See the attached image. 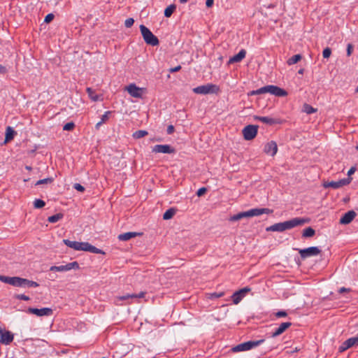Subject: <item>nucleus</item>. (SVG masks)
I'll use <instances>...</instances> for the list:
<instances>
[{
	"mask_svg": "<svg viewBox=\"0 0 358 358\" xmlns=\"http://www.w3.org/2000/svg\"><path fill=\"white\" fill-rule=\"evenodd\" d=\"M276 317H284L287 316V313L285 310H280L275 313Z\"/></svg>",
	"mask_w": 358,
	"mask_h": 358,
	"instance_id": "obj_43",
	"label": "nucleus"
},
{
	"mask_svg": "<svg viewBox=\"0 0 358 358\" xmlns=\"http://www.w3.org/2000/svg\"><path fill=\"white\" fill-rule=\"evenodd\" d=\"M141 235V233L136 232H126L124 234H121L118 236V239L122 241H127L130 240L132 238H134L137 236Z\"/></svg>",
	"mask_w": 358,
	"mask_h": 358,
	"instance_id": "obj_23",
	"label": "nucleus"
},
{
	"mask_svg": "<svg viewBox=\"0 0 358 358\" xmlns=\"http://www.w3.org/2000/svg\"><path fill=\"white\" fill-rule=\"evenodd\" d=\"M302 57L300 54L294 55L292 57H291L287 60V64L289 65H292L296 64L298 62H299L301 59Z\"/></svg>",
	"mask_w": 358,
	"mask_h": 358,
	"instance_id": "obj_29",
	"label": "nucleus"
},
{
	"mask_svg": "<svg viewBox=\"0 0 358 358\" xmlns=\"http://www.w3.org/2000/svg\"><path fill=\"white\" fill-rule=\"evenodd\" d=\"M355 92H358V86L357 87L356 90H355Z\"/></svg>",
	"mask_w": 358,
	"mask_h": 358,
	"instance_id": "obj_61",
	"label": "nucleus"
},
{
	"mask_svg": "<svg viewBox=\"0 0 358 358\" xmlns=\"http://www.w3.org/2000/svg\"><path fill=\"white\" fill-rule=\"evenodd\" d=\"M180 69H181V66L178 65L174 68L170 69L169 71L171 73H174V72H177V71H180Z\"/></svg>",
	"mask_w": 358,
	"mask_h": 358,
	"instance_id": "obj_50",
	"label": "nucleus"
},
{
	"mask_svg": "<svg viewBox=\"0 0 358 358\" xmlns=\"http://www.w3.org/2000/svg\"><path fill=\"white\" fill-rule=\"evenodd\" d=\"M15 131L10 127H8L6 130L5 143L9 142L13 139Z\"/></svg>",
	"mask_w": 358,
	"mask_h": 358,
	"instance_id": "obj_26",
	"label": "nucleus"
},
{
	"mask_svg": "<svg viewBox=\"0 0 358 358\" xmlns=\"http://www.w3.org/2000/svg\"><path fill=\"white\" fill-rule=\"evenodd\" d=\"M231 351L234 352H244L246 351V342H243L239 345L231 348Z\"/></svg>",
	"mask_w": 358,
	"mask_h": 358,
	"instance_id": "obj_32",
	"label": "nucleus"
},
{
	"mask_svg": "<svg viewBox=\"0 0 358 358\" xmlns=\"http://www.w3.org/2000/svg\"><path fill=\"white\" fill-rule=\"evenodd\" d=\"M356 149L358 150V145L356 146Z\"/></svg>",
	"mask_w": 358,
	"mask_h": 358,
	"instance_id": "obj_63",
	"label": "nucleus"
},
{
	"mask_svg": "<svg viewBox=\"0 0 358 358\" xmlns=\"http://www.w3.org/2000/svg\"><path fill=\"white\" fill-rule=\"evenodd\" d=\"M111 113L112 112L109 110L105 112V113L101 116V120L96 124V129H99L103 123L106 122L109 120V117L111 115Z\"/></svg>",
	"mask_w": 358,
	"mask_h": 358,
	"instance_id": "obj_24",
	"label": "nucleus"
},
{
	"mask_svg": "<svg viewBox=\"0 0 358 358\" xmlns=\"http://www.w3.org/2000/svg\"><path fill=\"white\" fill-rule=\"evenodd\" d=\"M14 336L9 331L0 327V343L4 345H9L13 341Z\"/></svg>",
	"mask_w": 358,
	"mask_h": 358,
	"instance_id": "obj_12",
	"label": "nucleus"
},
{
	"mask_svg": "<svg viewBox=\"0 0 358 358\" xmlns=\"http://www.w3.org/2000/svg\"><path fill=\"white\" fill-rule=\"evenodd\" d=\"M224 295V292H220V293H213L211 294V298H220L222 297Z\"/></svg>",
	"mask_w": 358,
	"mask_h": 358,
	"instance_id": "obj_49",
	"label": "nucleus"
},
{
	"mask_svg": "<svg viewBox=\"0 0 358 358\" xmlns=\"http://www.w3.org/2000/svg\"><path fill=\"white\" fill-rule=\"evenodd\" d=\"M102 358H106V357H102Z\"/></svg>",
	"mask_w": 358,
	"mask_h": 358,
	"instance_id": "obj_64",
	"label": "nucleus"
},
{
	"mask_svg": "<svg viewBox=\"0 0 358 358\" xmlns=\"http://www.w3.org/2000/svg\"><path fill=\"white\" fill-rule=\"evenodd\" d=\"M73 188L81 192L85 191V187L79 183H75L73 185Z\"/></svg>",
	"mask_w": 358,
	"mask_h": 358,
	"instance_id": "obj_45",
	"label": "nucleus"
},
{
	"mask_svg": "<svg viewBox=\"0 0 358 358\" xmlns=\"http://www.w3.org/2000/svg\"><path fill=\"white\" fill-rule=\"evenodd\" d=\"M350 291V289L349 288H345V287H341L340 288V289L338 290V292L340 294H342V293H344V292H348Z\"/></svg>",
	"mask_w": 358,
	"mask_h": 358,
	"instance_id": "obj_52",
	"label": "nucleus"
},
{
	"mask_svg": "<svg viewBox=\"0 0 358 358\" xmlns=\"http://www.w3.org/2000/svg\"><path fill=\"white\" fill-rule=\"evenodd\" d=\"M255 120H259L262 121V122L269 124V125H273L277 124H281L282 120L278 118H272L270 117H258V116H254Z\"/></svg>",
	"mask_w": 358,
	"mask_h": 358,
	"instance_id": "obj_19",
	"label": "nucleus"
},
{
	"mask_svg": "<svg viewBox=\"0 0 358 358\" xmlns=\"http://www.w3.org/2000/svg\"><path fill=\"white\" fill-rule=\"evenodd\" d=\"M307 220L301 217H295L292 220L275 223L266 229V231H284L285 230L291 229L297 226H301L306 223Z\"/></svg>",
	"mask_w": 358,
	"mask_h": 358,
	"instance_id": "obj_1",
	"label": "nucleus"
},
{
	"mask_svg": "<svg viewBox=\"0 0 358 358\" xmlns=\"http://www.w3.org/2000/svg\"><path fill=\"white\" fill-rule=\"evenodd\" d=\"M246 217V211L241 212L236 215H234L233 216H231L229 218L230 221H237L242 218Z\"/></svg>",
	"mask_w": 358,
	"mask_h": 358,
	"instance_id": "obj_36",
	"label": "nucleus"
},
{
	"mask_svg": "<svg viewBox=\"0 0 358 358\" xmlns=\"http://www.w3.org/2000/svg\"><path fill=\"white\" fill-rule=\"evenodd\" d=\"M16 299L24 301H29L30 298L24 294H17L15 296Z\"/></svg>",
	"mask_w": 358,
	"mask_h": 358,
	"instance_id": "obj_46",
	"label": "nucleus"
},
{
	"mask_svg": "<svg viewBox=\"0 0 358 358\" xmlns=\"http://www.w3.org/2000/svg\"><path fill=\"white\" fill-rule=\"evenodd\" d=\"M140 30L142 34V36L145 41V42L152 46L157 45L159 44V40L157 36H155L150 30L146 27L145 25H140Z\"/></svg>",
	"mask_w": 358,
	"mask_h": 358,
	"instance_id": "obj_5",
	"label": "nucleus"
},
{
	"mask_svg": "<svg viewBox=\"0 0 358 358\" xmlns=\"http://www.w3.org/2000/svg\"><path fill=\"white\" fill-rule=\"evenodd\" d=\"M27 313L36 315L38 317L42 316H50L53 313V310L50 308H29L27 309Z\"/></svg>",
	"mask_w": 358,
	"mask_h": 358,
	"instance_id": "obj_10",
	"label": "nucleus"
},
{
	"mask_svg": "<svg viewBox=\"0 0 358 358\" xmlns=\"http://www.w3.org/2000/svg\"><path fill=\"white\" fill-rule=\"evenodd\" d=\"M258 125L248 124V141L252 140L255 138L258 131Z\"/></svg>",
	"mask_w": 358,
	"mask_h": 358,
	"instance_id": "obj_21",
	"label": "nucleus"
},
{
	"mask_svg": "<svg viewBox=\"0 0 358 358\" xmlns=\"http://www.w3.org/2000/svg\"><path fill=\"white\" fill-rule=\"evenodd\" d=\"M176 8V6L175 4H171L167 8H166L164 10L165 17H170L172 15L173 13L175 11Z\"/></svg>",
	"mask_w": 358,
	"mask_h": 358,
	"instance_id": "obj_30",
	"label": "nucleus"
},
{
	"mask_svg": "<svg viewBox=\"0 0 358 358\" xmlns=\"http://www.w3.org/2000/svg\"><path fill=\"white\" fill-rule=\"evenodd\" d=\"M353 45L351 43H348L347 45V55L349 57L351 55L352 51H353Z\"/></svg>",
	"mask_w": 358,
	"mask_h": 358,
	"instance_id": "obj_47",
	"label": "nucleus"
},
{
	"mask_svg": "<svg viewBox=\"0 0 358 358\" xmlns=\"http://www.w3.org/2000/svg\"><path fill=\"white\" fill-rule=\"evenodd\" d=\"M246 296V287H243L240 290L234 292L231 296L233 303L238 304Z\"/></svg>",
	"mask_w": 358,
	"mask_h": 358,
	"instance_id": "obj_17",
	"label": "nucleus"
},
{
	"mask_svg": "<svg viewBox=\"0 0 358 358\" xmlns=\"http://www.w3.org/2000/svg\"><path fill=\"white\" fill-rule=\"evenodd\" d=\"M299 350H300V349H299V348H295L293 350L290 351V352H289V353H290V354H292V353H294V352H299Z\"/></svg>",
	"mask_w": 358,
	"mask_h": 358,
	"instance_id": "obj_57",
	"label": "nucleus"
},
{
	"mask_svg": "<svg viewBox=\"0 0 358 358\" xmlns=\"http://www.w3.org/2000/svg\"><path fill=\"white\" fill-rule=\"evenodd\" d=\"M356 216V213L354 210H349L345 213L340 219V224H348L350 223Z\"/></svg>",
	"mask_w": 358,
	"mask_h": 358,
	"instance_id": "obj_18",
	"label": "nucleus"
},
{
	"mask_svg": "<svg viewBox=\"0 0 358 358\" xmlns=\"http://www.w3.org/2000/svg\"><path fill=\"white\" fill-rule=\"evenodd\" d=\"M246 134H247V131H246V126H245L243 129H242V134H243V136L244 138V139H246Z\"/></svg>",
	"mask_w": 358,
	"mask_h": 358,
	"instance_id": "obj_56",
	"label": "nucleus"
},
{
	"mask_svg": "<svg viewBox=\"0 0 358 358\" xmlns=\"http://www.w3.org/2000/svg\"><path fill=\"white\" fill-rule=\"evenodd\" d=\"M187 1V0H180V2L181 3H186Z\"/></svg>",
	"mask_w": 358,
	"mask_h": 358,
	"instance_id": "obj_59",
	"label": "nucleus"
},
{
	"mask_svg": "<svg viewBox=\"0 0 358 358\" xmlns=\"http://www.w3.org/2000/svg\"><path fill=\"white\" fill-rule=\"evenodd\" d=\"M148 134V133L145 130H138L133 134L132 136L136 139H138L147 136Z\"/></svg>",
	"mask_w": 358,
	"mask_h": 358,
	"instance_id": "obj_35",
	"label": "nucleus"
},
{
	"mask_svg": "<svg viewBox=\"0 0 358 358\" xmlns=\"http://www.w3.org/2000/svg\"><path fill=\"white\" fill-rule=\"evenodd\" d=\"M246 55L245 50L242 49L238 54L231 57L229 60V64L237 63L241 62Z\"/></svg>",
	"mask_w": 358,
	"mask_h": 358,
	"instance_id": "obj_22",
	"label": "nucleus"
},
{
	"mask_svg": "<svg viewBox=\"0 0 358 358\" xmlns=\"http://www.w3.org/2000/svg\"><path fill=\"white\" fill-rule=\"evenodd\" d=\"M63 242L66 246L77 251H86L94 254H103V252L101 250L92 245L87 242L72 241L69 239H64Z\"/></svg>",
	"mask_w": 358,
	"mask_h": 358,
	"instance_id": "obj_3",
	"label": "nucleus"
},
{
	"mask_svg": "<svg viewBox=\"0 0 358 358\" xmlns=\"http://www.w3.org/2000/svg\"><path fill=\"white\" fill-rule=\"evenodd\" d=\"M145 293L144 292H141L138 294H127V295L122 296L120 299L122 300H126L129 298H131V299L143 298L145 296Z\"/></svg>",
	"mask_w": 358,
	"mask_h": 358,
	"instance_id": "obj_31",
	"label": "nucleus"
},
{
	"mask_svg": "<svg viewBox=\"0 0 358 358\" xmlns=\"http://www.w3.org/2000/svg\"><path fill=\"white\" fill-rule=\"evenodd\" d=\"M355 167H351L348 172V176L350 177L352 174H353L355 172Z\"/></svg>",
	"mask_w": 358,
	"mask_h": 358,
	"instance_id": "obj_54",
	"label": "nucleus"
},
{
	"mask_svg": "<svg viewBox=\"0 0 358 358\" xmlns=\"http://www.w3.org/2000/svg\"><path fill=\"white\" fill-rule=\"evenodd\" d=\"M292 326V323L289 322H283L280 324L278 328L275 329V331L272 333V337H276L282 334L284 331H285L289 327Z\"/></svg>",
	"mask_w": 358,
	"mask_h": 358,
	"instance_id": "obj_20",
	"label": "nucleus"
},
{
	"mask_svg": "<svg viewBox=\"0 0 358 358\" xmlns=\"http://www.w3.org/2000/svg\"><path fill=\"white\" fill-rule=\"evenodd\" d=\"M264 151L267 155L274 156L278 151L277 143L273 141L267 143L264 146Z\"/></svg>",
	"mask_w": 358,
	"mask_h": 358,
	"instance_id": "obj_15",
	"label": "nucleus"
},
{
	"mask_svg": "<svg viewBox=\"0 0 358 358\" xmlns=\"http://www.w3.org/2000/svg\"><path fill=\"white\" fill-rule=\"evenodd\" d=\"M7 72L6 68L0 64V74H4Z\"/></svg>",
	"mask_w": 358,
	"mask_h": 358,
	"instance_id": "obj_53",
	"label": "nucleus"
},
{
	"mask_svg": "<svg viewBox=\"0 0 358 358\" xmlns=\"http://www.w3.org/2000/svg\"><path fill=\"white\" fill-rule=\"evenodd\" d=\"M55 17V15L52 13L48 14L44 20V22L46 23L50 22Z\"/></svg>",
	"mask_w": 358,
	"mask_h": 358,
	"instance_id": "obj_44",
	"label": "nucleus"
},
{
	"mask_svg": "<svg viewBox=\"0 0 358 358\" xmlns=\"http://www.w3.org/2000/svg\"><path fill=\"white\" fill-rule=\"evenodd\" d=\"M86 91H87L90 98L92 101H97L99 100V96L94 93V90L91 87H87L86 89Z\"/></svg>",
	"mask_w": 358,
	"mask_h": 358,
	"instance_id": "obj_37",
	"label": "nucleus"
},
{
	"mask_svg": "<svg viewBox=\"0 0 358 358\" xmlns=\"http://www.w3.org/2000/svg\"><path fill=\"white\" fill-rule=\"evenodd\" d=\"M217 90V87L213 84H207L201 85L193 89V92L196 94H207L214 93Z\"/></svg>",
	"mask_w": 358,
	"mask_h": 358,
	"instance_id": "obj_8",
	"label": "nucleus"
},
{
	"mask_svg": "<svg viewBox=\"0 0 358 358\" xmlns=\"http://www.w3.org/2000/svg\"><path fill=\"white\" fill-rule=\"evenodd\" d=\"M264 342V339H260L258 341H248V350L255 348Z\"/></svg>",
	"mask_w": 358,
	"mask_h": 358,
	"instance_id": "obj_28",
	"label": "nucleus"
},
{
	"mask_svg": "<svg viewBox=\"0 0 358 358\" xmlns=\"http://www.w3.org/2000/svg\"><path fill=\"white\" fill-rule=\"evenodd\" d=\"M174 131V127L173 125H169L168 127H167V133L169 134H172L173 132Z\"/></svg>",
	"mask_w": 358,
	"mask_h": 358,
	"instance_id": "obj_51",
	"label": "nucleus"
},
{
	"mask_svg": "<svg viewBox=\"0 0 358 358\" xmlns=\"http://www.w3.org/2000/svg\"><path fill=\"white\" fill-rule=\"evenodd\" d=\"M248 293L250 291V289L248 287L247 289Z\"/></svg>",
	"mask_w": 358,
	"mask_h": 358,
	"instance_id": "obj_62",
	"label": "nucleus"
},
{
	"mask_svg": "<svg viewBox=\"0 0 358 358\" xmlns=\"http://www.w3.org/2000/svg\"><path fill=\"white\" fill-rule=\"evenodd\" d=\"M75 127V124L73 122H68L63 127V130L71 131Z\"/></svg>",
	"mask_w": 358,
	"mask_h": 358,
	"instance_id": "obj_40",
	"label": "nucleus"
},
{
	"mask_svg": "<svg viewBox=\"0 0 358 358\" xmlns=\"http://www.w3.org/2000/svg\"><path fill=\"white\" fill-rule=\"evenodd\" d=\"M128 93L134 98H141L143 89L137 87L135 84H130L126 87Z\"/></svg>",
	"mask_w": 358,
	"mask_h": 358,
	"instance_id": "obj_13",
	"label": "nucleus"
},
{
	"mask_svg": "<svg viewBox=\"0 0 358 358\" xmlns=\"http://www.w3.org/2000/svg\"><path fill=\"white\" fill-rule=\"evenodd\" d=\"M352 180V178L351 177H348L339 180L338 181H327L323 183V187L324 188L331 187L333 189H338L343 186L349 185Z\"/></svg>",
	"mask_w": 358,
	"mask_h": 358,
	"instance_id": "obj_7",
	"label": "nucleus"
},
{
	"mask_svg": "<svg viewBox=\"0 0 358 358\" xmlns=\"http://www.w3.org/2000/svg\"><path fill=\"white\" fill-rule=\"evenodd\" d=\"M26 169H28V170H31V167L30 166H26Z\"/></svg>",
	"mask_w": 358,
	"mask_h": 358,
	"instance_id": "obj_60",
	"label": "nucleus"
},
{
	"mask_svg": "<svg viewBox=\"0 0 358 358\" xmlns=\"http://www.w3.org/2000/svg\"><path fill=\"white\" fill-rule=\"evenodd\" d=\"M176 213V210L175 208H169L168 209L163 215V219L165 220L171 219Z\"/></svg>",
	"mask_w": 358,
	"mask_h": 358,
	"instance_id": "obj_27",
	"label": "nucleus"
},
{
	"mask_svg": "<svg viewBox=\"0 0 358 358\" xmlns=\"http://www.w3.org/2000/svg\"><path fill=\"white\" fill-rule=\"evenodd\" d=\"M52 182H53L52 178H44V179L38 180L36 182L35 185H43V184H50Z\"/></svg>",
	"mask_w": 358,
	"mask_h": 358,
	"instance_id": "obj_39",
	"label": "nucleus"
},
{
	"mask_svg": "<svg viewBox=\"0 0 358 358\" xmlns=\"http://www.w3.org/2000/svg\"><path fill=\"white\" fill-rule=\"evenodd\" d=\"M303 111L307 114H312L317 111V108H313L308 103H304L303 106Z\"/></svg>",
	"mask_w": 358,
	"mask_h": 358,
	"instance_id": "obj_33",
	"label": "nucleus"
},
{
	"mask_svg": "<svg viewBox=\"0 0 358 358\" xmlns=\"http://www.w3.org/2000/svg\"><path fill=\"white\" fill-rule=\"evenodd\" d=\"M79 264L77 262H73L71 263H68L66 265L61 266H52L50 267V270L51 271H58V272H64L67 271H70L71 269H78Z\"/></svg>",
	"mask_w": 358,
	"mask_h": 358,
	"instance_id": "obj_9",
	"label": "nucleus"
},
{
	"mask_svg": "<svg viewBox=\"0 0 358 358\" xmlns=\"http://www.w3.org/2000/svg\"><path fill=\"white\" fill-rule=\"evenodd\" d=\"M301 258L305 259L308 257L317 256L321 253V250L316 246H312L304 249H299Z\"/></svg>",
	"mask_w": 358,
	"mask_h": 358,
	"instance_id": "obj_6",
	"label": "nucleus"
},
{
	"mask_svg": "<svg viewBox=\"0 0 358 358\" xmlns=\"http://www.w3.org/2000/svg\"><path fill=\"white\" fill-rule=\"evenodd\" d=\"M45 205V201L41 199H36L34 201V206L35 208H41L44 207Z\"/></svg>",
	"mask_w": 358,
	"mask_h": 358,
	"instance_id": "obj_38",
	"label": "nucleus"
},
{
	"mask_svg": "<svg viewBox=\"0 0 358 358\" xmlns=\"http://www.w3.org/2000/svg\"><path fill=\"white\" fill-rule=\"evenodd\" d=\"M63 217V214L62 213H57L55 215H53L52 216H50L48 218V220L50 223H55L60 220Z\"/></svg>",
	"mask_w": 358,
	"mask_h": 358,
	"instance_id": "obj_34",
	"label": "nucleus"
},
{
	"mask_svg": "<svg viewBox=\"0 0 358 358\" xmlns=\"http://www.w3.org/2000/svg\"><path fill=\"white\" fill-rule=\"evenodd\" d=\"M356 344H358V336L350 338L342 343L338 348V351L343 352Z\"/></svg>",
	"mask_w": 358,
	"mask_h": 358,
	"instance_id": "obj_14",
	"label": "nucleus"
},
{
	"mask_svg": "<svg viewBox=\"0 0 358 358\" xmlns=\"http://www.w3.org/2000/svg\"><path fill=\"white\" fill-rule=\"evenodd\" d=\"M315 234V230L311 227H308L303 230L302 237L303 238H311Z\"/></svg>",
	"mask_w": 358,
	"mask_h": 358,
	"instance_id": "obj_25",
	"label": "nucleus"
},
{
	"mask_svg": "<svg viewBox=\"0 0 358 358\" xmlns=\"http://www.w3.org/2000/svg\"><path fill=\"white\" fill-rule=\"evenodd\" d=\"M214 0H206V5L208 8H210L213 6Z\"/></svg>",
	"mask_w": 358,
	"mask_h": 358,
	"instance_id": "obj_55",
	"label": "nucleus"
},
{
	"mask_svg": "<svg viewBox=\"0 0 358 358\" xmlns=\"http://www.w3.org/2000/svg\"><path fill=\"white\" fill-rule=\"evenodd\" d=\"M303 71H304V69H299V70L298 73H299V74H303Z\"/></svg>",
	"mask_w": 358,
	"mask_h": 358,
	"instance_id": "obj_58",
	"label": "nucleus"
},
{
	"mask_svg": "<svg viewBox=\"0 0 358 358\" xmlns=\"http://www.w3.org/2000/svg\"><path fill=\"white\" fill-rule=\"evenodd\" d=\"M331 50L329 48H326L324 49L322 52V55L324 58H329L331 56Z\"/></svg>",
	"mask_w": 358,
	"mask_h": 358,
	"instance_id": "obj_41",
	"label": "nucleus"
},
{
	"mask_svg": "<svg viewBox=\"0 0 358 358\" xmlns=\"http://www.w3.org/2000/svg\"><path fill=\"white\" fill-rule=\"evenodd\" d=\"M206 191H207L206 188L201 187V188L198 189V191L196 192V195L198 196H201L203 195L206 192Z\"/></svg>",
	"mask_w": 358,
	"mask_h": 358,
	"instance_id": "obj_48",
	"label": "nucleus"
},
{
	"mask_svg": "<svg viewBox=\"0 0 358 358\" xmlns=\"http://www.w3.org/2000/svg\"><path fill=\"white\" fill-rule=\"evenodd\" d=\"M264 93H270L271 94L275 95L278 97H283L287 95V92L284 89L275 85H271L262 87L257 90H252L250 92H248V96Z\"/></svg>",
	"mask_w": 358,
	"mask_h": 358,
	"instance_id": "obj_4",
	"label": "nucleus"
},
{
	"mask_svg": "<svg viewBox=\"0 0 358 358\" xmlns=\"http://www.w3.org/2000/svg\"><path fill=\"white\" fill-rule=\"evenodd\" d=\"M0 280L4 283L18 287H37L39 286V284L35 281L17 276L9 277L0 275Z\"/></svg>",
	"mask_w": 358,
	"mask_h": 358,
	"instance_id": "obj_2",
	"label": "nucleus"
},
{
	"mask_svg": "<svg viewBox=\"0 0 358 358\" xmlns=\"http://www.w3.org/2000/svg\"><path fill=\"white\" fill-rule=\"evenodd\" d=\"M134 23V20L131 17L127 18L124 22V25L126 27H131Z\"/></svg>",
	"mask_w": 358,
	"mask_h": 358,
	"instance_id": "obj_42",
	"label": "nucleus"
},
{
	"mask_svg": "<svg viewBox=\"0 0 358 358\" xmlns=\"http://www.w3.org/2000/svg\"><path fill=\"white\" fill-rule=\"evenodd\" d=\"M152 152L155 153L173 154L176 152V150L169 145H156L152 147Z\"/></svg>",
	"mask_w": 358,
	"mask_h": 358,
	"instance_id": "obj_11",
	"label": "nucleus"
},
{
	"mask_svg": "<svg viewBox=\"0 0 358 358\" xmlns=\"http://www.w3.org/2000/svg\"><path fill=\"white\" fill-rule=\"evenodd\" d=\"M271 213H273V210H271L269 208H253L248 210V217L258 216L263 213L269 214Z\"/></svg>",
	"mask_w": 358,
	"mask_h": 358,
	"instance_id": "obj_16",
	"label": "nucleus"
}]
</instances>
